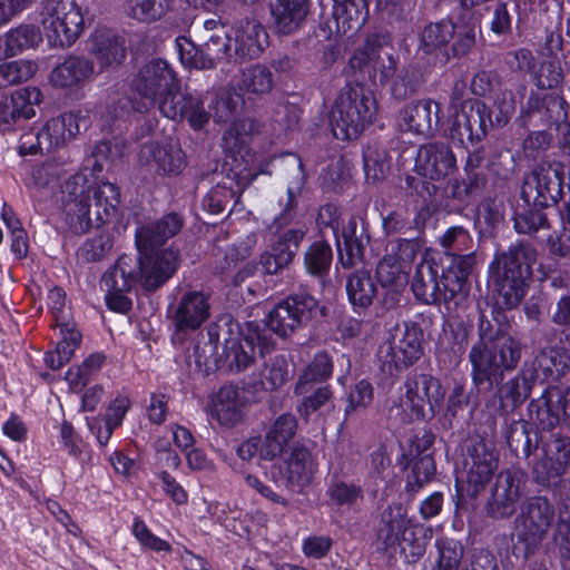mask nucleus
Listing matches in <instances>:
<instances>
[{
	"instance_id": "f257e3e1",
	"label": "nucleus",
	"mask_w": 570,
	"mask_h": 570,
	"mask_svg": "<svg viewBox=\"0 0 570 570\" xmlns=\"http://www.w3.org/2000/svg\"><path fill=\"white\" fill-rule=\"evenodd\" d=\"M505 314L492 309L482 313L478 325V341L469 352L471 380L478 392H492L497 386L499 411L508 414L530 396L534 384V370L523 366L503 383L507 374L518 368L522 358V344L509 333Z\"/></svg>"
},
{
	"instance_id": "f03ea898",
	"label": "nucleus",
	"mask_w": 570,
	"mask_h": 570,
	"mask_svg": "<svg viewBox=\"0 0 570 570\" xmlns=\"http://www.w3.org/2000/svg\"><path fill=\"white\" fill-rule=\"evenodd\" d=\"M317 301L308 293L301 292L287 296L268 314L264 324L248 323L244 337L225 340L218 351L219 334L216 327L208 328V342L196 345L194 354L199 367L206 370L226 367L232 373H240L256 361V348L261 357L275 346L271 333L285 338L298 327L307 324L316 314Z\"/></svg>"
},
{
	"instance_id": "7ed1b4c3",
	"label": "nucleus",
	"mask_w": 570,
	"mask_h": 570,
	"mask_svg": "<svg viewBox=\"0 0 570 570\" xmlns=\"http://www.w3.org/2000/svg\"><path fill=\"white\" fill-rule=\"evenodd\" d=\"M538 261L537 248L525 239L512 243L505 250L498 252L490 265V275L495 294V306L492 309L505 314L503 309H512L520 305L525 296L528 281L532 276V267Z\"/></svg>"
},
{
	"instance_id": "20e7f679",
	"label": "nucleus",
	"mask_w": 570,
	"mask_h": 570,
	"mask_svg": "<svg viewBox=\"0 0 570 570\" xmlns=\"http://www.w3.org/2000/svg\"><path fill=\"white\" fill-rule=\"evenodd\" d=\"M471 262L469 256H460L442 269L441 276L434 263L421 262L411 283L415 298L426 305L453 303L458 306L469 293Z\"/></svg>"
},
{
	"instance_id": "39448f33",
	"label": "nucleus",
	"mask_w": 570,
	"mask_h": 570,
	"mask_svg": "<svg viewBox=\"0 0 570 570\" xmlns=\"http://www.w3.org/2000/svg\"><path fill=\"white\" fill-rule=\"evenodd\" d=\"M132 90L137 98L124 97L116 102L121 110L146 114L158 106L161 112L165 100L177 98L180 80L166 60L153 59L137 72Z\"/></svg>"
},
{
	"instance_id": "423d86ee",
	"label": "nucleus",
	"mask_w": 570,
	"mask_h": 570,
	"mask_svg": "<svg viewBox=\"0 0 570 570\" xmlns=\"http://www.w3.org/2000/svg\"><path fill=\"white\" fill-rule=\"evenodd\" d=\"M556 509L547 497L527 499L513 521L511 554L523 566L538 550L554 520Z\"/></svg>"
},
{
	"instance_id": "0eeeda50",
	"label": "nucleus",
	"mask_w": 570,
	"mask_h": 570,
	"mask_svg": "<svg viewBox=\"0 0 570 570\" xmlns=\"http://www.w3.org/2000/svg\"><path fill=\"white\" fill-rule=\"evenodd\" d=\"M376 115V100L360 83H347L341 89L331 109L330 124L336 139L357 138Z\"/></svg>"
},
{
	"instance_id": "6e6552de",
	"label": "nucleus",
	"mask_w": 570,
	"mask_h": 570,
	"mask_svg": "<svg viewBox=\"0 0 570 570\" xmlns=\"http://www.w3.org/2000/svg\"><path fill=\"white\" fill-rule=\"evenodd\" d=\"M535 454L532 464L533 480L542 487L556 485L570 470V436L552 430L535 434Z\"/></svg>"
},
{
	"instance_id": "1a4fd4ad",
	"label": "nucleus",
	"mask_w": 570,
	"mask_h": 570,
	"mask_svg": "<svg viewBox=\"0 0 570 570\" xmlns=\"http://www.w3.org/2000/svg\"><path fill=\"white\" fill-rule=\"evenodd\" d=\"M40 16L51 47L68 48L83 31L82 7L77 0H45Z\"/></svg>"
},
{
	"instance_id": "9d476101",
	"label": "nucleus",
	"mask_w": 570,
	"mask_h": 570,
	"mask_svg": "<svg viewBox=\"0 0 570 570\" xmlns=\"http://www.w3.org/2000/svg\"><path fill=\"white\" fill-rule=\"evenodd\" d=\"M423 332L416 323L397 325L377 350L381 370L393 376L412 366L423 355Z\"/></svg>"
},
{
	"instance_id": "9b49d317",
	"label": "nucleus",
	"mask_w": 570,
	"mask_h": 570,
	"mask_svg": "<svg viewBox=\"0 0 570 570\" xmlns=\"http://www.w3.org/2000/svg\"><path fill=\"white\" fill-rule=\"evenodd\" d=\"M401 392V405L409 409L417 420L434 417L444 399L440 380L417 371L407 374Z\"/></svg>"
},
{
	"instance_id": "f8f14e48",
	"label": "nucleus",
	"mask_w": 570,
	"mask_h": 570,
	"mask_svg": "<svg viewBox=\"0 0 570 570\" xmlns=\"http://www.w3.org/2000/svg\"><path fill=\"white\" fill-rule=\"evenodd\" d=\"M527 474L517 469L501 471L491 487L485 502L487 517L508 520L515 514L521 499L527 494Z\"/></svg>"
},
{
	"instance_id": "ddd939ff",
	"label": "nucleus",
	"mask_w": 570,
	"mask_h": 570,
	"mask_svg": "<svg viewBox=\"0 0 570 570\" xmlns=\"http://www.w3.org/2000/svg\"><path fill=\"white\" fill-rule=\"evenodd\" d=\"M563 166L558 161H541L522 185L521 198L527 205L551 207L562 197Z\"/></svg>"
},
{
	"instance_id": "4468645a",
	"label": "nucleus",
	"mask_w": 570,
	"mask_h": 570,
	"mask_svg": "<svg viewBox=\"0 0 570 570\" xmlns=\"http://www.w3.org/2000/svg\"><path fill=\"white\" fill-rule=\"evenodd\" d=\"M491 109L479 99L464 100L449 127V136L464 147L481 141L492 127Z\"/></svg>"
},
{
	"instance_id": "2eb2a0df",
	"label": "nucleus",
	"mask_w": 570,
	"mask_h": 570,
	"mask_svg": "<svg viewBox=\"0 0 570 570\" xmlns=\"http://www.w3.org/2000/svg\"><path fill=\"white\" fill-rule=\"evenodd\" d=\"M271 164L287 179L288 184L286 199L284 203L281 200L283 209L269 226L271 230H278L287 227L296 216L297 197L305 186L306 174L304 171L303 161L296 154L286 153L274 156L271 159Z\"/></svg>"
},
{
	"instance_id": "dca6fc26",
	"label": "nucleus",
	"mask_w": 570,
	"mask_h": 570,
	"mask_svg": "<svg viewBox=\"0 0 570 570\" xmlns=\"http://www.w3.org/2000/svg\"><path fill=\"white\" fill-rule=\"evenodd\" d=\"M462 456L466 493L476 498L498 466L494 448L483 440H472L464 445Z\"/></svg>"
},
{
	"instance_id": "f3484780",
	"label": "nucleus",
	"mask_w": 570,
	"mask_h": 570,
	"mask_svg": "<svg viewBox=\"0 0 570 570\" xmlns=\"http://www.w3.org/2000/svg\"><path fill=\"white\" fill-rule=\"evenodd\" d=\"M529 415L541 430H552L570 416V386H549L529 404Z\"/></svg>"
},
{
	"instance_id": "a211bd4d",
	"label": "nucleus",
	"mask_w": 570,
	"mask_h": 570,
	"mask_svg": "<svg viewBox=\"0 0 570 570\" xmlns=\"http://www.w3.org/2000/svg\"><path fill=\"white\" fill-rule=\"evenodd\" d=\"M179 252L173 248L144 254L136 267L138 284L147 292L161 287L176 273Z\"/></svg>"
},
{
	"instance_id": "6ab92c4d",
	"label": "nucleus",
	"mask_w": 570,
	"mask_h": 570,
	"mask_svg": "<svg viewBox=\"0 0 570 570\" xmlns=\"http://www.w3.org/2000/svg\"><path fill=\"white\" fill-rule=\"evenodd\" d=\"M139 163L160 177L179 176L187 166L185 151L179 145L158 142L141 146Z\"/></svg>"
},
{
	"instance_id": "aec40b11",
	"label": "nucleus",
	"mask_w": 570,
	"mask_h": 570,
	"mask_svg": "<svg viewBox=\"0 0 570 570\" xmlns=\"http://www.w3.org/2000/svg\"><path fill=\"white\" fill-rule=\"evenodd\" d=\"M312 12V0H274L269 3V28L278 37L302 30Z\"/></svg>"
},
{
	"instance_id": "412c9836",
	"label": "nucleus",
	"mask_w": 570,
	"mask_h": 570,
	"mask_svg": "<svg viewBox=\"0 0 570 570\" xmlns=\"http://www.w3.org/2000/svg\"><path fill=\"white\" fill-rule=\"evenodd\" d=\"M210 316L209 295L202 291H186L178 298L173 322L179 332L198 330Z\"/></svg>"
},
{
	"instance_id": "4be33fe9",
	"label": "nucleus",
	"mask_w": 570,
	"mask_h": 570,
	"mask_svg": "<svg viewBox=\"0 0 570 570\" xmlns=\"http://www.w3.org/2000/svg\"><path fill=\"white\" fill-rule=\"evenodd\" d=\"M456 169V158L445 142L436 141L420 147L415 170L431 180H440L453 174Z\"/></svg>"
},
{
	"instance_id": "5701e85b",
	"label": "nucleus",
	"mask_w": 570,
	"mask_h": 570,
	"mask_svg": "<svg viewBox=\"0 0 570 570\" xmlns=\"http://www.w3.org/2000/svg\"><path fill=\"white\" fill-rule=\"evenodd\" d=\"M205 102L206 96L179 90L177 98L163 102L161 115L175 121L186 119L193 129L200 130L210 119V111L205 108Z\"/></svg>"
},
{
	"instance_id": "b1692460",
	"label": "nucleus",
	"mask_w": 570,
	"mask_h": 570,
	"mask_svg": "<svg viewBox=\"0 0 570 570\" xmlns=\"http://www.w3.org/2000/svg\"><path fill=\"white\" fill-rule=\"evenodd\" d=\"M42 94L36 87L17 90L10 99L0 101V130H14L21 120L36 116L35 106L41 101Z\"/></svg>"
},
{
	"instance_id": "393cba45",
	"label": "nucleus",
	"mask_w": 570,
	"mask_h": 570,
	"mask_svg": "<svg viewBox=\"0 0 570 570\" xmlns=\"http://www.w3.org/2000/svg\"><path fill=\"white\" fill-rule=\"evenodd\" d=\"M441 107L433 99H419L405 105L400 111V126L410 132L430 136L438 129Z\"/></svg>"
},
{
	"instance_id": "a878e982",
	"label": "nucleus",
	"mask_w": 570,
	"mask_h": 570,
	"mask_svg": "<svg viewBox=\"0 0 570 570\" xmlns=\"http://www.w3.org/2000/svg\"><path fill=\"white\" fill-rule=\"evenodd\" d=\"M184 226V218L177 213H169L160 219L140 226L136 232V245L141 254H149L176 236Z\"/></svg>"
},
{
	"instance_id": "bb28decb",
	"label": "nucleus",
	"mask_w": 570,
	"mask_h": 570,
	"mask_svg": "<svg viewBox=\"0 0 570 570\" xmlns=\"http://www.w3.org/2000/svg\"><path fill=\"white\" fill-rule=\"evenodd\" d=\"M406 513L402 504L387 505L380 514L376 525V543L380 549L393 556L407 533Z\"/></svg>"
},
{
	"instance_id": "cd10ccee",
	"label": "nucleus",
	"mask_w": 570,
	"mask_h": 570,
	"mask_svg": "<svg viewBox=\"0 0 570 570\" xmlns=\"http://www.w3.org/2000/svg\"><path fill=\"white\" fill-rule=\"evenodd\" d=\"M527 116L533 126H559L568 117V102L557 94L532 92L527 104Z\"/></svg>"
},
{
	"instance_id": "c85d7f7f",
	"label": "nucleus",
	"mask_w": 570,
	"mask_h": 570,
	"mask_svg": "<svg viewBox=\"0 0 570 570\" xmlns=\"http://www.w3.org/2000/svg\"><path fill=\"white\" fill-rule=\"evenodd\" d=\"M370 236L364 226H358L355 217H351L342 230V240L337 239L338 262L343 268H352L364 258Z\"/></svg>"
},
{
	"instance_id": "c756f323",
	"label": "nucleus",
	"mask_w": 570,
	"mask_h": 570,
	"mask_svg": "<svg viewBox=\"0 0 570 570\" xmlns=\"http://www.w3.org/2000/svg\"><path fill=\"white\" fill-rule=\"evenodd\" d=\"M267 32L256 19L245 18L235 29L234 50L242 59H256L267 43Z\"/></svg>"
},
{
	"instance_id": "7c9ffc66",
	"label": "nucleus",
	"mask_w": 570,
	"mask_h": 570,
	"mask_svg": "<svg viewBox=\"0 0 570 570\" xmlns=\"http://www.w3.org/2000/svg\"><path fill=\"white\" fill-rule=\"evenodd\" d=\"M94 71L92 60L83 56L69 55L52 69L49 81L56 88H72L89 80Z\"/></svg>"
},
{
	"instance_id": "2f4dec72",
	"label": "nucleus",
	"mask_w": 570,
	"mask_h": 570,
	"mask_svg": "<svg viewBox=\"0 0 570 570\" xmlns=\"http://www.w3.org/2000/svg\"><path fill=\"white\" fill-rule=\"evenodd\" d=\"M283 474V483L291 491L301 492L307 487L315 473V463L311 452L306 448H294L286 461Z\"/></svg>"
},
{
	"instance_id": "473e14b6",
	"label": "nucleus",
	"mask_w": 570,
	"mask_h": 570,
	"mask_svg": "<svg viewBox=\"0 0 570 570\" xmlns=\"http://www.w3.org/2000/svg\"><path fill=\"white\" fill-rule=\"evenodd\" d=\"M90 119L81 111H69L51 118L45 124L55 150L72 140L81 130H87Z\"/></svg>"
},
{
	"instance_id": "72a5a7b5",
	"label": "nucleus",
	"mask_w": 570,
	"mask_h": 570,
	"mask_svg": "<svg viewBox=\"0 0 570 570\" xmlns=\"http://www.w3.org/2000/svg\"><path fill=\"white\" fill-rule=\"evenodd\" d=\"M297 430V420L292 413L279 415L264 436L262 450L263 460H273L281 455L294 438Z\"/></svg>"
},
{
	"instance_id": "f704fd0d",
	"label": "nucleus",
	"mask_w": 570,
	"mask_h": 570,
	"mask_svg": "<svg viewBox=\"0 0 570 570\" xmlns=\"http://www.w3.org/2000/svg\"><path fill=\"white\" fill-rule=\"evenodd\" d=\"M39 27L21 23L0 36V59L20 55L27 49L37 48L42 41Z\"/></svg>"
},
{
	"instance_id": "c9c22d12",
	"label": "nucleus",
	"mask_w": 570,
	"mask_h": 570,
	"mask_svg": "<svg viewBox=\"0 0 570 570\" xmlns=\"http://www.w3.org/2000/svg\"><path fill=\"white\" fill-rule=\"evenodd\" d=\"M206 100L210 117L217 124L234 121L244 106L243 96L233 88H222L207 92Z\"/></svg>"
},
{
	"instance_id": "e433bc0d",
	"label": "nucleus",
	"mask_w": 570,
	"mask_h": 570,
	"mask_svg": "<svg viewBox=\"0 0 570 570\" xmlns=\"http://www.w3.org/2000/svg\"><path fill=\"white\" fill-rule=\"evenodd\" d=\"M288 381V363L284 355L272 356L258 374L248 384V390L257 392H274Z\"/></svg>"
},
{
	"instance_id": "4c0bfd02",
	"label": "nucleus",
	"mask_w": 570,
	"mask_h": 570,
	"mask_svg": "<svg viewBox=\"0 0 570 570\" xmlns=\"http://www.w3.org/2000/svg\"><path fill=\"white\" fill-rule=\"evenodd\" d=\"M346 293L354 308L370 307L377 295L371 273L363 268L351 273L346 279Z\"/></svg>"
},
{
	"instance_id": "58836bf2",
	"label": "nucleus",
	"mask_w": 570,
	"mask_h": 570,
	"mask_svg": "<svg viewBox=\"0 0 570 570\" xmlns=\"http://www.w3.org/2000/svg\"><path fill=\"white\" fill-rule=\"evenodd\" d=\"M455 35V24L444 19L438 22H431L424 27L420 36V49L424 53H435L438 56L448 48V45Z\"/></svg>"
},
{
	"instance_id": "ea45409f",
	"label": "nucleus",
	"mask_w": 570,
	"mask_h": 570,
	"mask_svg": "<svg viewBox=\"0 0 570 570\" xmlns=\"http://www.w3.org/2000/svg\"><path fill=\"white\" fill-rule=\"evenodd\" d=\"M531 425L523 419H504L501 434L510 451L518 458L528 459L532 453V440L530 438Z\"/></svg>"
},
{
	"instance_id": "a19ab883",
	"label": "nucleus",
	"mask_w": 570,
	"mask_h": 570,
	"mask_svg": "<svg viewBox=\"0 0 570 570\" xmlns=\"http://www.w3.org/2000/svg\"><path fill=\"white\" fill-rule=\"evenodd\" d=\"M333 263V249L325 240L311 243L303 253V264L306 273L323 281L327 277Z\"/></svg>"
},
{
	"instance_id": "79ce46f5",
	"label": "nucleus",
	"mask_w": 570,
	"mask_h": 570,
	"mask_svg": "<svg viewBox=\"0 0 570 570\" xmlns=\"http://www.w3.org/2000/svg\"><path fill=\"white\" fill-rule=\"evenodd\" d=\"M244 402L239 390L234 385H224L219 389L214 402L217 420L224 425H234L242 417Z\"/></svg>"
},
{
	"instance_id": "37998d69",
	"label": "nucleus",
	"mask_w": 570,
	"mask_h": 570,
	"mask_svg": "<svg viewBox=\"0 0 570 570\" xmlns=\"http://www.w3.org/2000/svg\"><path fill=\"white\" fill-rule=\"evenodd\" d=\"M273 230V238L268 247L291 265L306 236L307 229L302 225H296Z\"/></svg>"
},
{
	"instance_id": "c03bdc74",
	"label": "nucleus",
	"mask_w": 570,
	"mask_h": 570,
	"mask_svg": "<svg viewBox=\"0 0 570 570\" xmlns=\"http://www.w3.org/2000/svg\"><path fill=\"white\" fill-rule=\"evenodd\" d=\"M333 358L326 351L317 352L301 374L295 386L296 394H305L307 384L323 383L331 379L333 374Z\"/></svg>"
},
{
	"instance_id": "a18cd8bd",
	"label": "nucleus",
	"mask_w": 570,
	"mask_h": 570,
	"mask_svg": "<svg viewBox=\"0 0 570 570\" xmlns=\"http://www.w3.org/2000/svg\"><path fill=\"white\" fill-rule=\"evenodd\" d=\"M127 256L120 257L114 267L109 268L101 277L100 286L105 291L129 292L136 284V267H132Z\"/></svg>"
},
{
	"instance_id": "49530a36",
	"label": "nucleus",
	"mask_w": 570,
	"mask_h": 570,
	"mask_svg": "<svg viewBox=\"0 0 570 570\" xmlns=\"http://www.w3.org/2000/svg\"><path fill=\"white\" fill-rule=\"evenodd\" d=\"M337 29L344 33L358 30L366 21L368 10L365 0H343L334 7Z\"/></svg>"
},
{
	"instance_id": "de8ad7c7",
	"label": "nucleus",
	"mask_w": 570,
	"mask_h": 570,
	"mask_svg": "<svg viewBox=\"0 0 570 570\" xmlns=\"http://www.w3.org/2000/svg\"><path fill=\"white\" fill-rule=\"evenodd\" d=\"M548 207L527 205L525 207L517 210L513 216V226L518 234L534 236L540 230H549L551 223L548 213Z\"/></svg>"
},
{
	"instance_id": "09e8293b",
	"label": "nucleus",
	"mask_w": 570,
	"mask_h": 570,
	"mask_svg": "<svg viewBox=\"0 0 570 570\" xmlns=\"http://www.w3.org/2000/svg\"><path fill=\"white\" fill-rule=\"evenodd\" d=\"M91 191L94 194L91 203L95 208L96 226H100L116 214L120 204V191L115 184L108 181L91 188Z\"/></svg>"
},
{
	"instance_id": "8fccbe9b",
	"label": "nucleus",
	"mask_w": 570,
	"mask_h": 570,
	"mask_svg": "<svg viewBox=\"0 0 570 570\" xmlns=\"http://www.w3.org/2000/svg\"><path fill=\"white\" fill-rule=\"evenodd\" d=\"M176 47L183 65L196 69H213L217 61V50L210 46L196 47L187 39L176 40Z\"/></svg>"
},
{
	"instance_id": "3c124183",
	"label": "nucleus",
	"mask_w": 570,
	"mask_h": 570,
	"mask_svg": "<svg viewBox=\"0 0 570 570\" xmlns=\"http://www.w3.org/2000/svg\"><path fill=\"white\" fill-rule=\"evenodd\" d=\"M92 53L102 66L120 63L125 59L124 41L111 31H104L94 38Z\"/></svg>"
},
{
	"instance_id": "603ef678",
	"label": "nucleus",
	"mask_w": 570,
	"mask_h": 570,
	"mask_svg": "<svg viewBox=\"0 0 570 570\" xmlns=\"http://www.w3.org/2000/svg\"><path fill=\"white\" fill-rule=\"evenodd\" d=\"M439 243L451 257L450 263H454L460 256H469L472 259L471 271L473 269L475 256L473 253H465L472 246V237L468 229L462 226H451L440 236Z\"/></svg>"
},
{
	"instance_id": "864d4df0",
	"label": "nucleus",
	"mask_w": 570,
	"mask_h": 570,
	"mask_svg": "<svg viewBox=\"0 0 570 570\" xmlns=\"http://www.w3.org/2000/svg\"><path fill=\"white\" fill-rule=\"evenodd\" d=\"M171 8V0H129L127 16L138 22L153 23L163 19Z\"/></svg>"
},
{
	"instance_id": "5fc2aeb1",
	"label": "nucleus",
	"mask_w": 570,
	"mask_h": 570,
	"mask_svg": "<svg viewBox=\"0 0 570 570\" xmlns=\"http://www.w3.org/2000/svg\"><path fill=\"white\" fill-rule=\"evenodd\" d=\"M453 43L438 56V63L446 65L451 58H462L466 56L475 45V30L470 26H455V35L452 38Z\"/></svg>"
},
{
	"instance_id": "6e6d98bb",
	"label": "nucleus",
	"mask_w": 570,
	"mask_h": 570,
	"mask_svg": "<svg viewBox=\"0 0 570 570\" xmlns=\"http://www.w3.org/2000/svg\"><path fill=\"white\" fill-rule=\"evenodd\" d=\"M438 559L432 570H459L464 556L463 544L451 538L436 540Z\"/></svg>"
},
{
	"instance_id": "4d7b16f0",
	"label": "nucleus",
	"mask_w": 570,
	"mask_h": 570,
	"mask_svg": "<svg viewBox=\"0 0 570 570\" xmlns=\"http://www.w3.org/2000/svg\"><path fill=\"white\" fill-rule=\"evenodd\" d=\"M66 223L76 234H83L96 225L95 208L91 202H77L65 206Z\"/></svg>"
},
{
	"instance_id": "13d9d810",
	"label": "nucleus",
	"mask_w": 570,
	"mask_h": 570,
	"mask_svg": "<svg viewBox=\"0 0 570 570\" xmlns=\"http://www.w3.org/2000/svg\"><path fill=\"white\" fill-rule=\"evenodd\" d=\"M38 70L32 60H14L0 65V88L19 85L28 81Z\"/></svg>"
},
{
	"instance_id": "bf43d9fd",
	"label": "nucleus",
	"mask_w": 570,
	"mask_h": 570,
	"mask_svg": "<svg viewBox=\"0 0 570 570\" xmlns=\"http://www.w3.org/2000/svg\"><path fill=\"white\" fill-rule=\"evenodd\" d=\"M569 357L560 350L548 348L541 350L534 357L532 367L534 370V379L537 377V370H541L546 376H560L568 367Z\"/></svg>"
},
{
	"instance_id": "052dcab7",
	"label": "nucleus",
	"mask_w": 570,
	"mask_h": 570,
	"mask_svg": "<svg viewBox=\"0 0 570 570\" xmlns=\"http://www.w3.org/2000/svg\"><path fill=\"white\" fill-rule=\"evenodd\" d=\"M564 80L559 59L542 58L538 68L532 70V81L539 89L558 88Z\"/></svg>"
},
{
	"instance_id": "680f3d73",
	"label": "nucleus",
	"mask_w": 570,
	"mask_h": 570,
	"mask_svg": "<svg viewBox=\"0 0 570 570\" xmlns=\"http://www.w3.org/2000/svg\"><path fill=\"white\" fill-rule=\"evenodd\" d=\"M390 157L385 149L368 146L363 153L364 173L367 181H380L384 179L390 168Z\"/></svg>"
},
{
	"instance_id": "e2e57ef3",
	"label": "nucleus",
	"mask_w": 570,
	"mask_h": 570,
	"mask_svg": "<svg viewBox=\"0 0 570 570\" xmlns=\"http://www.w3.org/2000/svg\"><path fill=\"white\" fill-rule=\"evenodd\" d=\"M412 473L407 476L406 490L416 493L424 484L429 483L436 471L432 454L412 456Z\"/></svg>"
},
{
	"instance_id": "0e129e2a",
	"label": "nucleus",
	"mask_w": 570,
	"mask_h": 570,
	"mask_svg": "<svg viewBox=\"0 0 570 570\" xmlns=\"http://www.w3.org/2000/svg\"><path fill=\"white\" fill-rule=\"evenodd\" d=\"M422 248V237L413 234L406 237H397L390 242V252L387 254L405 267L416 258Z\"/></svg>"
},
{
	"instance_id": "69168bd1",
	"label": "nucleus",
	"mask_w": 570,
	"mask_h": 570,
	"mask_svg": "<svg viewBox=\"0 0 570 570\" xmlns=\"http://www.w3.org/2000/svg\"><path fill=\"white\" fill-rule=\"evenodd\" d=\"M114 246V239L109 232L101 230L90 236L79 248V256L86 262H99L107 257Z\"/></svg>"
},
{
	"instance_id": "338daca9",
	"label": "nucleus",
	"mask_w": 570,
	"mask_h": 570,
	"mask_svg": "<svg viewBox=\"0 0 570 570\" xmlns=\"http://www.w3.org/2000/svg\"><path fill=\"white\" fill-rule=\"evenodd\" d=\"M273 75L265 66L256 65L242 72L240 88L246 91L263 95L271 91Z\"/></svg>"
},
{
	"instance_id": "774afa93",
	"label": "nucleus",
	"mask_w": 570,
	"mask_h": 570,
	"mask_svg": "<svg viewBox=\"0 0 570 570\" xmlns=\"http://www.w3.org/2000/svg\"><path fill=\"white\" fill-rule=\"evenodd\" d=\"M328 498L338 507H353L363 498V489L351 482L333 480L326 491Z\"/></svg>"
}]
</instances>
